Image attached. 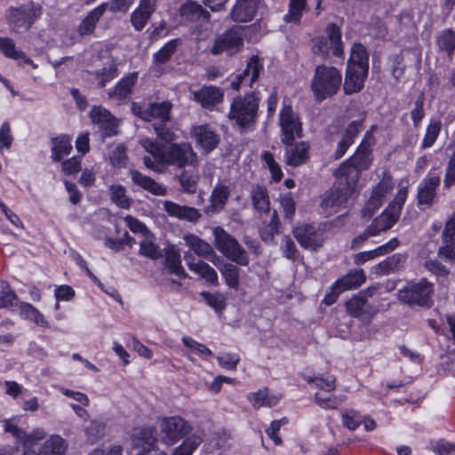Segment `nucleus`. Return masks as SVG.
I'll return each instance as SVG.
<instances>
[{"label":"nucleus","mask_w":455,"mask_h":455,"mask_svg":"<svg viewBox=\"0 0 455 455\" xmlns=\"http://www.w3.org/2000/svg\"><path fill=\"white\" fill-rule=\"evenodd\" d=\"M140 144L148 152L143 156L145 166L156 172H164L171 165L182 169L198 164L197 155L188 142L159 144L153 140L143 139Z\"/></svg>","instance_id":"f257e3e1"},{"label":"nucleus","mask_w":455,"mask_h":455,"mask_svg":"<svg viewBox=\"0 0 455 455\" xmlns=\"http://www.w3.org/2000/svg\"><path fill=\"white\" fill-rule=\"evenodd\" d=\"M375 140L371 132H367L357 148L355 153L347 161L340 164L338 172L348 176L354 180H358L361 172L368 170L372 162V147Z\"/></svg>","instance_id":"f03ea898"},{"label":"nucleus","mask_w":455,"mask_h":455,"mask_svg":"<svg viewBox=\"0 0 455 455\" xmlns=\"http://www.w3.org/2000/svg\"><path fill=\"white\" fill-rule=\"evenodd\" d=\"M342 83L340 71L331 66L320 65L315 68L311 81V90L316 100L322 101L335 95Z\"/></svg>","instance_id":"7ed1b4c3"},{"label":"nucleus","mask_w":455,"mask_h":455,"mask_svg":"<svg viewBox=\"0 0 455 455\" xmlns=\"http://www.w3.org/2000/svg\"><path fill=\"white\" fill-rule=\"evenodd\" d=\"M259 99L254 94L235 98L230 107L228 117L240 128L248 129L256 122Z\"/></svg>","instance_id":"20e7f679"},{"label":"nucleus","mask_w":455,"mask_h":455,"mask_svg":"<svg viewBox=\"0 0 455 455\" xmlns=\"http://www.w3.org/2000/svg\"><path fill=\"white\" fill-rule=\"evenodd\" d=\"M213 236L216 249L224 257L240 266H247L249 264V255L246 250L234 236L220 227L213 229Z\"/></svg>","instance_id":"39448f33"},{"label":"nucleus","mask_w":455,"mask_h":455,"mask_svg":"<svg viewBox=\"0 0 455 455\" xmlns=\"http://www.w3.org/2000/svg\"><path fill=\"white\" fill-rule=\"evenodd\" d=\"M325 33L326 37L319 36L312 40L314 54L326 60L330 50H331L334 56L341 57L343 55V44L340 28L334 23H329L326 26Z\"/></svg>","instance_id":"423d86ee"},{"label":"nucleus","mask_w":455,"mask_h":455,"mask_svg":"<svg viewBox=\"0 0 455 455\" xmlns=\"http://www.w3.org/2000/svg\"><path fill=\"white\" fill-rule=\"evenodd\" d=\"M243 30L242 26H234L214 40L210 52L213 55L227 53L231 56L239 52L243 46Z\"/></svg>","instance_id":"0eeeda50"},{"label":"nucleus","mask_w":455,"mask_h":455,"mask_svg":"<svg viewBox=\"0 0 455 455\" xmlns=\"http://www.w3.org/2000/svg\"><path fill=\"white\" fill-rule=\"evenodd\" d=\"M279 124L281 141L284 145H291L296 139L302 137V123L291 106L283 107L279 115Z\"/></svg>","instance_id":"6e6552de"},{"label":"nucleus","mask_w":455,"mask_h":455,"mask_svg":"<svg viewBox=\"0 0 455 455\" xmlns=\"http://www.w3.org/2000/svg\"><path fill=\"white\" fill-rule=\"evenodd\" d=\"M172 108V104L170 101H155L148 104H140L132 102L131 110L132 114L144 121H151L152 119H158L162 123L170 120V112Z\"/></svg>","instance_id":"1a4fd4ad"},{"label":"nucleus","mask_w":455,"mask_h":455,"mask_svg":"<svg viewBox=\"0 0 455 455\" xmlns=\"http://www.w3.org/2000/svg\"><path fill=\"white\" fill-rule=\"evenodd\" d=\"M434 292V284L422 278L419 283H411L399 291V299L408 304L427 306Z\"/></svg>","instance_id":"9d476101"},{"label":"nucleus","mask_w":455,"mask_h":455,"mask_svg":"<svg viewBox=\"0 0 455 455\" xmlns=\"http://www.w3.org/2000/svg\"><path fill=\"white\" fill-rule=\"evenodd\" d=\"M161 440L168 444L172 445L180 439L183 438L189 433L191 427L189 424L180 417L166 418L161 423Z\"/></svg>","instance_id":"9b49d317"},{"label":"nucleus","mask_w":455,"mask_h":455,"mask_svg":"<svg viewBox=\"0 0 455 455\" xmlns=\"http://www.w3.org/2000/svg\"><path fill=\"white\" fill-rule=\"evenodd\" d=\"M41 15V7L34 3L20 5L17 8H11L8 19L10 23L17 31L20 28L28 30L33 25L35 20Z\"/></svg>","instance_id":"f8f14e48"},{"label":"nucleus","mask_w":455,"mask_h":455,"mask_svg":"<svg viewBox=\"0 0 455 455\" xmlns=\"http://www.w3.org/2000/svg\"><path fill=\"white\" fill-rule=\"evenodd\" d=\"M403 201H391L385 211L376 218L371 228H373L376 235L380 232L390 229L400 217Z\"/></svg>","instance_id":"ddd939ff"},{"label":"nucleus","mask_w":455,"mask_h":455,"mask_svg":"<svg viewBox=\"0 0 455 455\" xmlns=\"http://www.w3.org/2000/svg\"><path fill=\"white\" fill-rule=\"evenodd\" d=\"M293 235L299 243L306 249L315 251L323 244V232L312 225L294 228Z\"/></svg>","instance_id":"4468645a"},{"label":"nucleus","mask_w":455,"mask_h":455,"mask_svg":"<svg viewBox=\"0 0 455 455\" xmlns=\"http://www.w3.org/2000/svg\"><path fill=\"white\" fill-rule=\"evenodd\" d=\"M184 240L189 249L198 257L211 261L215 266H218L219 262L221 261V257L217 255L213 247L206 241L194 235H186Z\"/></svg>","instance_id":"2eb2a0df"},{"label":"nucleus","mask_w":455,"mask_h":455,"mask_svg":"<svg viewBox=\"0 0 455 455\" xmlns=\"http://www.w3.org/2000/svg\"><path fill=\"white\" fill-rule=\"evenodd\" d=\"M191 134L196 139V145L207 154L220 143L219 135L207 124L195 126Z\"/></svg>","instance_id":"dca6fc26"},{"label":"nucleus","mask_w":455,"mask_h":455,"mask_svg":"<svg viewBox=\"0 0 455 455\" xmlns=\"http://www.w3.org/2000/svg\"><path fill=\"white\" fill-rule=\"evenodd\" d=\"M156 439L152 428L135 429L132 435V450L136 451L135 455H143L154 449Z\"/></svg>","instance_id":"f3484780"},{"label":"nucleus","mask_w":455,"mask_h":455,"mask_svg":"<svg viewBox=\"0 0 455 455\" xmlns=\"http://www.w3.org/2000/svg\"><path fill=\"white\" fill-rule=\"evenodd\" d=\"M184 259L188 268L212 285L219 284L218 274L213 267L203 260H195V258L188 251L184 254Z\"/></svg>","instance_id":"a211bd4d"},{"label":"nucleus","mask_w":455,"mask_h":455,"mask_svg":"<svg viewBox=\"0 0 455 455\" xmlns=\"http://www.w3.org/2000/svg\"><path fill=\"white\" fill-rule=\"evenodd\" d=\"M261 0H237L231 11V18L235 22L251 21L256 15Z\"/></svg>","instance_id":"6ab92c4d"},{"label":"nucleus","mask_w":455,"mask_h":455,"mask_svg":"<svg viewBox=\"0 0 455 455\" xmlns=\"http://www.w3.org/2000/svg\"><path fill=\"white\" fill-rule=\"evenodd\" d=\"M223 92L216 86H204L193 92V100L207 109H212L223 100Z\"/></svg>","instance_id":"aec40b11"},{"label":"nucleus","mask_w":455,"mask_h":455,"mask_svg":"<svg viewBox=\"0 0 455 455\" xmlns=\"http://www.w3.org/2000/svg\"><path fill=\"white\" fill-rule=\"evenodd\" d=\"M90 116L94 124H100L104 130V136H112L117 133V125L111 113L104 108L93 107Z\"/></svg>","instance_id":"412c9836"},{"label":"nucleus","mask_w":455,"mask_h":455,"mask_svg":"<svg viewBox=\"0 0 455 455\" xmlns=\"http://www.w3.org/2000/svg\"><path fill=\"white\" fill-rule=\"evenodd\" d=\"M156 8V0H140L139 7L132 13L131 22L138 31L144 28Z\"/></svg>","instance_id":"4be33fe9"},{"label":"nucleus","mask_w":455,"mask_h":455,"mask_svg":"<svg viewBox=\"0 0 455 455\" xmlns=\"http://www.w3.org/2000/svg\"><path fill=\"white\" fill-rule=\"evenodd\" d=\"M335 176L337 177V181L331 188V199H348L354 196L357 180L339 174L338 169L335 171Z\"/></svg>","instance_id":"5701e85b"},{"label":"nucleus","mask_w":455,"mask_h":455,"mask_svg":"<svg viewBox=\"0 0 455 455\" xmlns=\"http://www.w3.org/2000/svg\"><path fill=\"white\" fill-rule=\"evenodd\" d=\"M361 129V120L353 121L347 125L339 139L338 146L334 152V158L336 160L341 158L346 154L348 148L354 143V140L358 135Z\"/></svg>","instance_id":"b1692460"},{"label":"nucleus","mask_w":455,"mask_h":455,"mask_svg":"<svg viewBox=\"0 0 455 455\" xmlns=\"http://www.w3.org/2000/svg\"><path fill=\"white\" fill-rule=\"evenodd\" d=\"M285 161L288 165L299 166L305 164L309 158V144L301 141L296 144L286 145Z\"/></svg>","instance_id":"393cba45"},{"label":"nucleus","mask_w":455,"mask_h":455,"mask_svg":"<svg viewBox=\"0 0 455 455\" xmlns=\"http://www.w3.org/2000/svg\"><path fill=\"white\" fill-rule=\"evenodd\" d=\"M368 75V71L358 68V69L351 67H347L345 82H344V92L346 94H352L360 92L364 84V80Z\"/></svg>","instance_id":"a878e982"},{"label":"nucleus","mask_w":455,"mask_h":455,"mask_svg":"<svg viewBox=\"0 0 455 455\" xmlns=\"http://www.w3.org/2000/svg\"><path fill=\"white\" fill-rule=\"evenodd\" d=\"M137 80L138 74L136 72L123 77L113 89L108 92V98L118 101L124 100L132 93Z\"/></svg>","instance_id":"bb28decb"},{"label":"nucleus","mask_w":455,"mask_h":455,"mask_svg":"<svg viewBox=\"0 0 455 455\" xmlns=\"http://www.w3.org/2000/svg\"><path fill=\"white\" fill-rule=\"evenodd\" d=\"M180 12L185 20L191 22H208L211 17L210 12L204 10L202 5L191 1L182 4Z\"/></svg>","instance_id":"cd10ccee"},{"label":"nucleus","mask_w":455,"mask_h":455,"mask_svg":"<svg viewBox=\"0 0 455 455\" xmlns=\"http://www.w3.org/2000/svg\"><path fill=\"white\" fill-rule=\"evenodd\" d=\"M399 245V241L397 238L391 239L388 243L379 246L378 248L368 251H362L355 255L354 262L356 265H362L368 260L373 259L376 257L382 256L387 254L394 251Z\"/></svg>","instance_id":"c85d7f7f"},{"label":"nucleus","mask_w":455,"mask_h":455,"mask_svg":"<svg viewBox=\"0 0 455 455\" xmlns=\"http://www.w3.org/2000/svg\"><path fill=\"white\" fill-rule=\"evenodd\" d=\"M365 280L366 277L362 268L354 269L342 278L337 280L334 283V288L339 290V291L355 289L362 285Z\"/></svg>","instance_id":"c756f323"},{"label":"nucleus","mask_w":455,"mask_h":455,"mask_svg":"<svg viewBox=\"0 0 455 455\" xmlns=\"http://www.w3.org/2000/svg\"><path fill=\"white\" fill-rule=\"evenodd\" d=\"M87 74L96 80L99 88H103L108 83L117 77L119 72L116 61L111 60L103 68L95 71H87Z\"/></svg>","instance_id":"7c9ffc66"},{"label":"nucleus","mask_w":455,"mask_h":455,"mask_svg":"<svg viewBox=\"0 0 455 455\" xmlns=\"http://www.w3.org/2000/svg\"><path fill=\"white\" fill-rule=\"evenodd\" d=\"M130 175L133 183L141 187L145 190H148L156 196H165V188L150 177L143 175L136 170H131Z\"/></svg>","instance_id":"2f4dec72"},{"label":"nucleus","mask_w":455,"mask_h":455,"mask_svg":"<svg viewBox=\"0 0 455 455\" xmlns=\"http://www.w3.org/2000/svg\"><path fill=\"white\" fill-rule=\"evenodd\" d=\"M103 14L104 6H98L91 11L78 25L77 33L82 36L92 35Z\"/></svg>","instance_id":"473e14b6"},{"label":"nucleus","mask_w":455,"mask_h":455,"mask_svg":"<svg viewBox=\"0 0 455 455\" xmlns=\"http://www.w3.org/2000/svg\"><path fill=\"white\" fill-rule=\"evenodd\" d=\"M164 208L170 215L190 221H196L201 216L196 209L181 206L172 201H164Z\"/></svg>","instance_id":"72a5a7b5"},{"label":"nucleus","mask_w":455,"mask_h":455,"mask_svg":"<svg viewBox=\"0 0 455 455\" xmlns=\"http://www.w3.org/2000/svg\"><path fill=\"white\" fill-rule=\"evenodd\" d=\"M247 398L255 409H259L262 406H275L281 397L279 395L270 394L268 389L264 388L255 393H250Z\"/></svg>","instance_id":"f704fd0d"},{"label":"nucleus","mask_w":455,"mask_h":455,"mask_svg":"<svg viewBox=\"0 0 455 455\" xmlns=\"http://www.w3.org/2000/svg\"><path fill=\"white\" fill-rule=\"evenodd\" d=\"M372 295V291L370 290L361 291L356 296H354L349 299L346 307L348 314L354 317H358L361 315L366 313L367 307V298Z\"/></svg>","instance_id":"c9c22d12"},{"label":"nucleus","mask_w":455,"mask_h":455,"mask_svg":"<svg viewBox=\"0 0 455 455\" xmlns=\"http://www.w3.org/2000/svg\"><path fill=\"white\" fill-rule=\"evenodd\" d=\"M68 444L60 435H52L44 442L36 455H65Z\"/></svg>","instance_id":"e433bc0d"},{"label":"nucleus","mask_w":455,"mask_h":455,"mask_svg":"<svg viewBox=\"0 0 455 455\" xmlns=\"http://www.w3.org/2000/svg\"><path fill=\"white\" fill-rule=\"evenodd\" d=\"M216 267L220 271L227 285L229 288L237 289L239 286V268L232 263L225 262L222 258Z\"/></svg>","instance_id":"4c0bfd02"},{"label":"nucleus","mask_w":455,"mask_h":455,"mask_svg":"<svg viewBox=\"0 0 455 455\" xmlns=\"http://www.w3.org/2000/svg\"><path fill=\"white\" fill-rule=\"evenodd\" d=\"M261 69L262 64L259 57L251 56L247 62L246 68L238 75L239 79L243 80L245 84L251 87L253 83L258 80Z\"/></svg>","instance_id":"58836bf2"},{"label":"nucleus","mask_w":455,"mask_h":455,"mask_svg":"<svg viewBox=\"0 0 455 455\" xmlns=\"http://www.w3.org/2000/svg\"><path fill=\"white\" fill-rule=\"evenodd\" d=\"M369 56L365 47L361 44H355L351 50L350 58L348 60L347 67L353 66V68L358 69L362 68L368 71L369 69Z\"/></svg>","instance_id":"ea45409f"},{"label":"nucleus","mask_w":455,"mask_h":455,"mask_svg":"<svg viewBox=\"0 0 455 455\" xmlns=\"http://www.w3.org/2000/svg\"><path fill=\"white\" fill-rule=\"evenodd\" d=\"M165 266L172 274L180 277H186L179 251L175 247H169L165 252Z\"/></svg>","instance_id":"a19ab883"},{"label":"nucleus","mask_w":455,"mask_h":455,"mask_svg":"<svg viewBox=\"0 0 455 455\" xmlns=\"http://www.w3.org/2000/svg\"><path fill=\"white\" fill-rule=\"evenodd\" d=\"M52 143L53 161H60L65 156L69 155L70 151L72 150L70 139L68 136L62 135L52 139Z\"/></svg>","instance_id":"79ce46f5"},{"label":"nucleus","mask_w":455,"mask_h":455,"mask_svg":"<svg viewBox=\"0 0 455 455\" xmlns=\"http://www.w3.org/2000/svg\"><path fill=\"white\" fill-rule=\"evenodd\" d=\"M154 240V235L151 233L143 236V239L140 243V249L139 253L152 259L161 258L162 252L159 247L155 243Z\"/></svg>","instance_id":"37998d69"},{"label":"nucleus","mask_w":455,"mask_h":455,"mask_svg":"<svg viewBox=\"0 0 455 455\" xmlns=\"http://www.w3.org/2000/svg\"><path fill=\"white\" fill-rule=\"evenodd\" d=\"M181 44L180 38L172 39L166 43L157 52L154 54V62L156 64H164L169 61L177 48Z\"/></svg>","instance_id":"c03bdc74"},{"label":"nucleus","mask_w":455,"mask_h":455,"mask_svg":"<svg viewBox=\"0 0 455 455\" xmlns=\"http://www.w3.org/2000/svg\"><path fill=\"white\" fill-rule=\"evenodd\" d=\"M280 226L281 223L278 219L277 212L275 209L270 222L267 226L262 227L259 230L261 239L267 243H274L275 235L279 233Z\"/></svg>","instance_id":"a18cd8bd"},{"label":"nucleus","mask_w":455,"mask_h":455,"mask_svg":"<svg viewBox=\"0 0 455 455\" xmlns=\"http://www.w3.org/2000/svg\"><path fill=\"white\" fill-rule=\"evenodd\" d=\"M437 255L445 261L455 262V237L442 234V245Z\"/></svg>","instance_id":"49530a36"},{"label":"nucleus","mask_w":455,"mask_h":455,"mask_svg":"<svg viewBox=\"0 0 455 455\" xmlns=\"http://www.w3.org/2000/svg\"><path fill=\"white\" fill-rule=\"evenodd\" d=\"M341 420L344 427L355 430L363 423V416L354 409H346L341 411Z\"/></svg>","instance_id":"de8ad7c7"},{"label":"nucleus","mask_w":455,"mask_h":455,"mask_svg":"<svg viewBox=\"0 0 455 455\" xmlns=\"http://www.w3.org/2000/svg\"><path fill=\"white\" fill-rule=\"evenodd\" d=\"M439 184L440 179L437 176L426 178L419 189V199H433L435 196V189Z\"/></svg>","instance_id":"09e8293b"},{"label":"nucleus","mask_w":455,"mask_h":455,"mask_svg":"<svg viewBox=\"0 0 455 455\" xmlns=\"http://www.w3.org/2000/svg\"><path fill=\"white\" fill-rule=\"evenodd\" d=\"M405 261V256L400 253L393 254L378 265V268L383 274L397 271Z\"/></svg>","instance_id":"8fccbe9b"},{"label":"nucleus","mask_w":455,"mask_h":455,"mask_svg":"<svg viewBox=\"0 0 455 455\" xmlns=\"http://www.w3.org/2000/svg\"><path fill=\"white\" fill-rule=\"evenodd\" d=\"M437 44L440 49L451 56L455 51V31L451 29L443 30L438 36Z\"/></svg>","instance_id":"3c124183"},{"label":"nucleus","mask_w":455,"mask_h":455,"mask_svg":"<svg viewBox=\"0 0 455 455\" xmlns=\"http://www.w3.org/2000/svg\"><path fill=\"white\" fill-rule=\"evenodd\" d=\"M203 439L198 435H192L188 437L183 443L175 449L172 455H192L193 451L196 450Z\"/></svg>","instance_id":"603ef678"},{"label":"nucleus","mask_w":455,"mask_h":455,"mask_svg":"<svg viewBox=\"0 0 455 455\" xmlns=\"http://www.w3.org/2000/svg\"><path fill=\"white\" fill-rule=\"evenodd\" d=\"M442 124L439 120H433L430 122L427 128L426 134L422 140L421 147L422 148H428L433 146L435 142L440 131H441Z\"/></svg>","instance_id":"864d4df0"},{"label":"nucleus","mask_w":455,"mask_h":455,"mask_svg":"<svg viewBox=\"0 0 455 455\" xmlns=\"http://www.w3.org/2000/svg\"><path fill=\"white\" fill-rule=\"evenodd\" d=\"M346 400V395H331L328 397H323L320 394L315 395V402L317 405L323 409L334 410L341 405Z\"/></svg>","instance_id":"5fc2aeb1"},{"label":"nucleus","mask_w":455,"mask_h":455,"mask_svg":"<svg viewBox=\"0 0 455 455\" xmlns=\"http://www.w3.org/2000/svg\"><path fill=\"white\" fill-rule=\"evenodd\" d=\"M201 296L217 313L220 314L226 308V298L223 294L219 292L211 293L208 291H203Z\"/></svg>","instance_id":"6e6d98bb"},{"label":"nucleus","mask_w":455,"mask_h":455,"mask_svg":"<svg viewBox=\"0 0 455 455\" xmlns=\"http://www.w3.org/2000/svg\"><path fill=\"white\" fill-rule=\"evenodd\" d=\"M0 50L5 57L13 60H20V57H25V52L17 50L14 41L9 37H0Z\"/></svg>","instance_id":"4d7b16f0"},{"label":"nucleus","mask_w":455,"mask_h":455,"mask_svg":"<svg viewBox=\"0 0 455 455\" xmlns=\"http://www.w3.org/2000/svg\"><path fill=\"white\" fill-rule=\"evenodd\" d=\"M306 0H290L289 12L284 16L286 22H298L306 7Z\"/></svg>","instance_id":"13d9d810"},{"label":"nucleus","mask_w":455,"mask_h":455,"mask_svg":"<svg viewBox=\"0 0 455 455\" xmlns=\"http://www.w3.org/2000/svg\"><path fill=\"white\" fill-rule=\"evenodd\" d=\"M16 299V294L10 285L4 281H0V307H12Z\"/></svg>","instance_id":"bf43d9fd"},{"label":"nucleus","mask_w":455,"mask_h":455,"mask_svg":"<svg viewBox=\"0 0 455 455\" xmlns=\"http://www.w3.org/2000/svg\"><path fill=\"white\" fill-rule=\"evenodd\" d=\"M21 314L25 318L34 322L40 326H47L48 323L44 315L32 305L25 304L21 307Z\"/></svg>","instance_id":"052dcab7"},{"label":"nucleus","mask_w":455,"mask_h":455,"mask_svg":"<svg viewBox=\"0 0 455 455\" xmlns=\"http://www.w3.org/2000/svg\"><path fill=\"white\" fill-rule=\"evenodd\" d=\"M394 188V182L390 177H385L374 188L372 196L370 199H380L389 195Z\"/></svg>","instance_id":"680f3d73"},{"label":"nucleus","mask_w":455,"mask_h":455,"mask_svg":"<svg viewBox=\"0 0 455 455\" xmlns=\"http://www.w3.org/2000/svg\"><path fill=\"white\" fill-rule=\"evenodd\" d=\"M261 159L268 167L273 180L275 181L281 180V179L283 178V172L279 164L275 161L273 154L268 151H265L261 155Z\"/></svg>","instance_id":"e2e57ef3"},{"label":"nucleus","mask_w":455,"mask_h":455,"mask_svg":"<svg viewBox=\"0 0 455 455\" xmlns=\"http://www.w3.org/2000/svg\"><path fill=\"white\" fill-rule=\"evenodd\" d=\"M177 178L179 179L180 187L184 192L188 194H193L196 191L197 182L196 176L184 171Z\"/></svg>","instance_id":"0e129e2a"},{"label":"nucleus","mask_w":455,"mask_h":455,"mask_svg":"<svg viewBox=\"0 0 455 455\" xmlns=\"http://www.w3.org/2000/svg\"><path fill=\"white\" fill-rule=\"evenodd\" d=\"M111 164L116 167H123L126 164V148L124 145H117L109 154Z\"/></svg>","instance_id":"69168bd1"},{"label":"nucleus","mask_w":455,"mask_h":455,"mask_svg":"<svg viewBox=\"0 0 455 455\" xmlns=\"http://www.w3.org/2000/svg\"><path fill=\"white\" fill-rule=\"evenodd\" d=\"M105 425L98 420H92L90 425L85 427L88 440L95 443L104 435Z\"/></svg>","instance_id":"338daca9"},{"label":"nucleus","mask_w":455,"mask_h":455,"mask_svg":"<svg viewBox=\"0 0 455 455\" xmlns=\"http://www.w3.org/2000/svg\"><path fill=\"white\" fill-rule=\"evenodd\" d=\"M281 251L283 255L291 260H296L299 255L298 249L295 243L290 236H283L281 244Z\"/></svg>","instance_id":"774afa93"}]
</instances>
